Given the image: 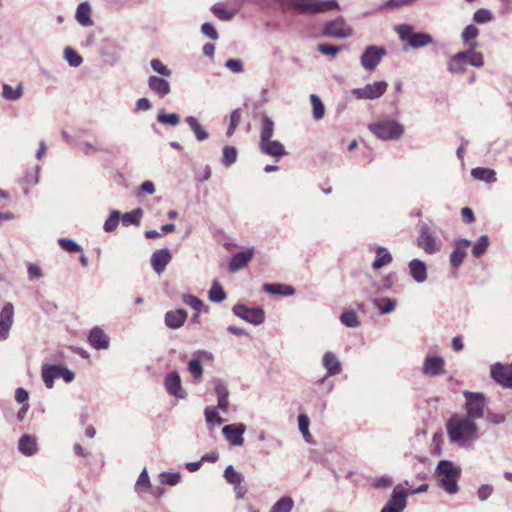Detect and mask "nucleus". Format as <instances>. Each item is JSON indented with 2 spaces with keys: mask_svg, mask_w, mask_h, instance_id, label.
<instances>
[{
  "mask_svg": "<svg viewBox=\"0 0 512 512\" xmlns=\"http://www.w3.org/2000/svg\"><path fill=\"white\" fill-rule=\"evenodd\" d=\"M157 121L161 124L177 126L180 122V117L176 113L165 114L163 111H161L157 116Z\"/></svg>",
  "mask_w": 512,
  "mask_h": 512,
  "instance_id": "obj_54",
  "label": "nucleus"
},
{
  "mask_svg": "<svg viewBox=\"0 0 512 512\" xmlns=\"http://www.w3.org/2000/svg\"><path fill=\"white\" fill-rule=\"evenodd\" d=\"M27 273H28L29 280H31V281L38 280L43 277L42 269L40 268L39 265L34 264V263L27 264Z\"/></svg>",
  "mask_w": 512,
  "mask_h": 512,
  "instance_id": "obj_61",
  "label": "nucleus"
},
{
  "mask_svg": "<svg viewBox=\"0 0 512 512\" xmlns=\"http://www.w3.org/2000/svg\"><path fill=\"white\" fill-rule=\"evenodd\" d=\"M479 35V29L470 24L468 26H466L464 28V30L462 31V34H461V38L463 41H469V40H473V39H476Z\"/></svg>",
  "mask_w": 512,
  "mask_h": 512,
  "instance_id": "obj_60",
  "label": "nucleus"
},
{
  "mask_svg": "<svg viewBox=\"0 0 512 512\" xmlns=\"http://www.w3.org/2000/svg\"><path fill=\"white\" fill-rule=\"evenodd\" d=\"M13 323L14 306L7 302L0 311V340H6L9 337Z\"/></svg>",
  "mask_w": 512,
  "mask_h": 512,
  "instance_id": "obj_16",
  "label": "nucleus"
},
{
  "mask_svg": "<svg viewBox=\"0 0 512 512\" xmlns=\"http://www.w3.org/2000/svg\"><path fill=\"white\" fill-rule=\"evenodd\" d=\"M201 31L204 35H206L211 40H217L219 35L211 23H204L201 26Z\"/></svg>",
  "mask_w": 512,
  "mask_h": 512,
  "instance_id": "obj_64",
  "label": "nucleus"
},
{
  "mask_svg": "<svg viewBox=\"0 0 512 512\" xmlns=\"http://www.w3.org/2000/svg\"><path fill=\"white\" fill-rule=\"evenodd\" d=\"M259 146L264 154L274 157L277 161L281 157L287 155V151L284 146L277 140L271 139L266 142H260Z\"/></svg>",
  "mask_w": 512,
  "mask_h": 512,
  "instance_id": "obj_23",
  "label": "nucleus"
},
{
  "mask_svg": "<svg viewBox=\"0 0 512 512\" xmlns=\"http://www.w3.org/2000/svg\"><path fill=\"white\" fill-rule=\"evenodd\" d=\"M375 260L372 262V268L379 270L380 268L389 265L393 261V257L387 248L379 246L375 250Z\"/></svg>",
  "mask_w": 512,
  "mask_h": 512,
  "instance_id": "obj_32",
  "label": "nucleus"
},
{
  "mask_svg": "<svg viewBox=\"0 0 512 512\" xmlns=\"http://www.w3.org/2000/svg\"><path fill=\"white\" fill-rule=\"evenodd\" d=\"M410 275L417 283H424L427 280V266L419 259H413L408 264Z\"/></svg>",
  "mask_w": 512,
  "mask_h": 512,
  "instance_id": "obj_25",
  "label": "nucleus"
},
{
  "mask_svg": "<svg viewBox=\"0 0 512 512\" xmlns=\"http://www.w3.org/2000/svg\"><path fill=\"white\" fill-rule=\"evenodd\" d=\"M369 130L381 140H397L404 133V126L393 119H382L371 123Z\"/></svg>",
  "mask_w": 512,
  "mask_h": 512,
  "instance_id": "obj_4",
  "label": "nucleus"
},
{
  "mask_svg": "<svg viewBox=\"0 0 512 512\" xmlns=\"http://www.w3.org/2000/svg\"><path fill=\"white\" fill-rule=\"evenodd\" d=\"M407 505V492L396 486L381 512H403Z\"/></svg>",
  "mask_w": 512,
  "mask_h": 512,
  "instance_id": "obj_14",
  "label": "nucleus"
},
{
  "mask_svg": "<svg viewBox=\"0 0 512 512\" xmlns=\"http://www.w3.org/2000/svg\"><path fill=\"white\" fill-rule=\"evenodd\" d=\"M322 365L327 370V374L320 380L321 382H324L329 376L337 375L341 372V363L331 351L323 355Z\"/></svg>",
  "mask_w": 512,
  "mask_h": 512,
  "instance_id": "obj_22",
  "label": "nucleus"
},
{
  "mask_svg": "<svg viewBox=\"0 0 512 512\" xmlns=\"http://www.w3.org/2000/svg\"><path fill=\"white\" fill-rule=\"evenodd\" d=\"M58 243L61 246V248L67 252L75 253L81 251L80 245L72 239L60 238L58 240Z\"/></svg>",
  "mask_w": 512,
  "mask_h": 512,
  "instance_id": "obj_57",
  "label": "nucleus"
},
{
  "mask_svg": "<svg viewBox=\"0 0 512 512\" xmlns=\"http://www.w3.org/2000/svg\"><path fill=\"white\" fill-rule=\"evenodd\" d=\"M237 159V150L232 146H225L223 148L222 163L224 166L229 167L235 163Z\"/></svg>",
  "mask_w": 512,
  "mask_h": 512,
  "instance_id": "obj_53",
  "label": "nucleus"
},
{
  "mask_svg": "<svg viewBox=\"0 0 512 512\" xmlns=\"http://www.w3.org/2000/svg\"><path fill=\"white\" fill-rule=\"evenodd\" d=\"M310 101L313 108V117L315 120H321L325 115V107L321 101V99L315 95H310Z\"/></svg>",
  "mask_w": 512,
  "mask_h": 512,
  "instance_id": "obj_48",
  "label": "nucleus"
},
{
  "mask_svg": "<svg viewBox=\"0 0 512 512\" xmlns=\"http://www.w3.org/2000/svg\"><path fill=\"white\" fill-rule=\"evenodd\" d=\"M467 62L465 55L461 52L451 56L447 62V70L454 75H461L466 71Z\"/></svg>",
  "mask_w": 512,
  "mask_h": 512,
  "instance_id": "obj_26",
  "label": "nucleus"
},
{
  "mask_svg": "<svg viewBox=\"0 0 512 512\" xmlns=\"http://www.w3.org/2000/svg\"><path fill=\"white\" fill-rule=\"evenodd\" d=\"M386 55L387 50L383 46L369 45L360 57V64L364 70L372 72Z\"/></svg>",
  "mask_w": 512,
  "mask_h": 512,
  "instance_id": "obj_9",
  "label": "nucleus"
},
{
  "mask_svg": "<svg viewBox=\"0 0 512 512\" xmlns=\"http://www.w3.org/2000/svg\"><path fill=\"white\" fill-rule=\"evenodd\" d=\"M120 216L119 210H113L103 225L104 230L106 232H113L119 224Z\"/></svg>",
  "mask_w": 512,
  "mask_h": 512,
  "instance_id": "obj_51",
  "label": "nucleus"
},
{
  "mask_svg": "<svg viewBox=\"0 0 512 512\" xmlns=\"http://www.w3.org/2000/svg\"><path fill=\"white\" fill-rule=\"evenodd\" d=\"M446 429L449 440L460 447L470 448L479 438L476 422L463 414H453L447 421Z\"/></svg>",
  "mask_w": 512,
  "mask_h": 512,
  "instance_id": "obj_1",
  "label": "nucleus"
},
{
  "mask_svg": "<svg viewBox=\"0 0 512 512\" xmlns=\"http://www.w3.org/2000/svg\"><path fill=\"white\" fill-rule=\"evenodd\" d=\"M373 304L381 314H389L395 310L397 301L396 299L384 297L374 299Z\"/></svg>",
  "mask_w": 512,
  "mask_h": 512,
  "instance_id": "obj_37",
  "label": "nucleus"
},
{
  "mask_svg": "<svg viewBox=\"0 0 512 512\" xmlns=\"http://www.w3.org/2000/svg\"><path fill=\"white\" fill-rule=\"evenodd\" d=\"M23 95V85L18 83L15 87L9 84H3L1 96L8 101H17Z\"/></svg>",
  "mask_w": 512,
  "mask_h": 512,
  "instance_id": "obj_35",
  "label": "nucleus"
},
{
  "mask_svg": "<svg viewBox=\"0 0 512 512\" xmlns=\"http://www.w3.org/2000/svg\"><path fill=\"white\" fill-rule=\"evenodd\" d=\"M143 215V210L141 208H136L130 212H127L125 214L122 215L121 217V220H122V224L124 226H129V225H139L140 224V219Z\"/></svg>",
  "mask_w": 512,
  "mask_h": 512,
  "instance_id": "obj_42",
  "label": "nucleus"
},
{
  "mask_svg": "<svg viewBox=\"0 0 512 512\" xmlns=\"http://www.w3.org/2000/svg\"><path fill=\"white\" fill-rule=\"evenodd\" d=\"M197 358H194L189 361L187 369L189 373L194 377V379L199 380L202 378L203 375V367L201 365L199 357L204 356L207 358H211L212 354L207 351L199 350L195 354Z\"/></svg>",
  "mask_w": 512,
  "mask_h": 512,
  "instance_id": "obj_31",
  "label": "nucleus"
},
{
  "mask_svg": "<svg viewBox=\"0 0 512 512\" xmlns=\"http://www.w3.org/2000/svg\"><path fill=\"white\" fill-rule=\"evenodd\" d=\"M164 385L170 395L178 399H184L186 397V393L182 388L181 378L178 372H169L165 377Z\"/></svg>",
  "mask_w": 512,
  "mask_h": 512,
  "instance_id": "obj_18",
  "label": "nucleus"
},
{
  "mask_svg": "<svg viewBox=\"0 0 512 512\" xmlns=\"http://www.w3.org/2000/svg\"><path fill=\"white\" fill-rule=\"evenodd\" d=\"M387 88L386 81H378L361 88H354L351 93L357 100H375L384 95Z\"/></svg>",
  "mask_w": 512,
  "mask_h": 512,
  "instance_id": "obj_10",
  "label": "nucleus"
},
{
  "mask_svg": "<svg viewBox=\"0 0 512 512\" xmlns=\"http://www.w3.org/2000/svg\"><path fill=\"white\" fill-rule=\"evenodd\" d=\"M317 49L319 52L327 56H336L340 51V47L328 43L319 44Z\"/></svg>",
  "mask_w": 512,
  "mask_h": 512,
  "instance_id": "obj_62",
  "label": "nucleus"
},
{
  "mask_svg": "<svg viewBox=\"0 0 512 512\" xmlns=\"http://www.w3.org/2000/svg\"><path fill=\"white\" fill-rule=\"evenodd\" d=\"M394 30L397 32L400 40L406 41L410 48L419 49L433 43V38L430 34L414 32L413 27L409 24L397 25Z\"/></svg>",
  "mask_w": 512,
  "mask_h": 512,
  "instance_id": "obj_5",
  "label": "nucleus"
},
{
  "mask_svg": "<svg viewBox=\"0 0 512 512\" xmlns=\"http://www.w3.org/2000/svg\"><path fill=\"white\" fill-rule=\"evenodd\" d=\"M160 478L163 484L174 486L180 482L181 474L179 472H162Z\"/></svg>",
  "mask_w": 512,
  "mask_h": 512,
  "instance_id": "obj_55",
  "label": "nucleus"
},
{
  "mask_svg": "<svg viewBox=\"0 0 512 512\" xmlns=\"http://www.w3.org/2000/svg\"><path fill=\"white\" fill-rule=\"evenodd\" d=\"M151 68L157 72L158 74L162 76L169 77L172 74L171 69H169L161 60L159 59H152L150 61Z\"/></svg>",
  "mask_w": 512,
  "mask_h": 512,
  "instance_id": "obj_56",
  "label": "nucleus"
},
{
  "mask_svg": "<svg viewBox=\"0 0 512 512\" xmlns=\"http://www.w3.org/2000/svg\"><path fill=\"white\" fill-rule=\"evenodd\" d=\"M88 342L96 350L108 349L110 345L109 337L100 327H94L90 330Z\"/></svg>",
  "mask_w": 512,
  "mask_h": 512,
  "instance_id": "obj_20",
  "label": "nucleus"
},
{
  "mask_svg": "<svg viewBox=\"0 0 512 512\" xmlns=\"http://www.w3.org/2000/svg\"><path fill=\"white\" fill-rule=\"evenodd\" d=\"M150 489H151L150 479H149L148 472H147L146 468H144L141 471V473L135 483V491L138 494H142L144 492H148Z\"/></svg>",
  "mask_w": 512,
  "mask_h": 512,
  "instance_id": "obj_43",
  "label": "nucleus"
},
{
  "mask_svg": "<svg viewBox=\"0 0 512 512\" xmlns=\"http://www.w3.org/2000/svg\"><path fill=\"white\" fill-rule=\"evenodd\" d=\"M322 33L326 37L344 39L352 36L353 29L345 22L342 17H338L334 20L328 21L324 25Z\"/></svg>",
  "mask_w": 512,
  "mask_h": 512,
  "instance_id": "obj_11",
  "label": "nucleus"
},
{
  "mask_svg": "<svg viewBox=\"0 0 512 512\" xmlns=\"http://www.w3.org/2000/svg\"><path fill=\"white\" fill-rule=\"evenodd\" d=\"M19 451L25 456H33L38 451L37 439L36 437L25 434L23 435L18 442Z\"/></svg>",
  "mask_w": 512,
  "mask_h": 512,
  "instance_id": "obj_28",
  "label": "nucleus"
},
{
  "mask_svg": "<svg viewBox=\"0 0 512 512\" xmlns=\"http://www.w3.org/2000/svg\"><path fill=\"white\" fill-rule=\"evenodd\" d=\"M310 420L306 414H300L298 416V427L306 442H312V436L309 432Z\"/></svg>",
  "mask_w": 512,
  "mask_h": 512,
  "instance_id": "obj_46",
  "label": "nucleus"
},
{
  "mask_svg": "<svg viewBox=\"0 0 512 512\" xmlns=\"http://www.w3.org/2000/svg\"><path fill=\"white\" fill-rule=\"evenodd\" d=\"M470 245L471 241L468 239L460 238L455 240V247L450 255V263L453 267L457 268L463 263Z\"/></svg>",
  "mask_w": 512,
  "mask_h": 512,
  "instance_id": "obj_19",
  "label": "nucleus"
},
{
  "mask_svg": "<svg viewBox=\"0 0 512 512\" xmlns=\"http://www.w3.org/2000/svg\"><path fill=\"white\" fill-rule=\"evenodd\" d=\"M183 302L192 307L194 310H196L197 312L200 311V308L202 306V301L200 299H198L197 297L193 296V295H185L183 297Z\"/></svg>",
  "mask_w": 512,
  "mask_h": 512,
  "instance_id": "obj_63",
  "label": "nucleus"
},
{
  "mask_svg": "<svg viewBox=\"0 0 512 512\" xmlns=\"http://www.w3.org/2000/svg\"><path fill=\"white\" fill-rule=\"evenodd\" d=\"M189 128L193 131L195 138L198 141H204L208 139L209 133L201 126L199 121L194 116H188L185 118Z\"/></svg>",
  "mask_w": 512,
  "mask_h": 512,
  "instance_id": "obj_36",
  "label": "nucleus"
},
{
  "mask_svg": "<svg viewBox=\"0 0 512 512\" xmlns=\"http://www.w3.org/2000/svg\"><path fill=\"white\" fill-rule=\"evenodd\" d=\"M463 395L466 400V414H463V416L473 419L474 422H476V420L478 419L483 418L487 410L485 396L482 393L470 391H464Z\"/></svg>",
  "mask_w": 512,
  "mask_h": 512,
  "instance_id": "obj_7",
  "label": "nucleus"
},
{
  "mask_svg": "<svg viewBox=\"0 0 512 512\" xmlns=\"http://www.w3.org/2000/svg\"><path fill=\"white\" fill-rule=\"evenodd\" d=\"M245 431L246 426L243 423L229 424L222 428L223 436L233 446L243 445Z\"/></svg>",
  "mask_w": 512,
  "mask_h": 512,
  "instance_id": "obj_17",
  "label": "nucleus"
},
{
  "mask_svg": "<svg viewBox=\"0 0 512 512\" xmlns=\"http://www.w3.org/2000/svg\"><path fill=\"white\" fill-rule=\"evenodd\" d=\"M218 410L211 406L205 408L204 415L207 423L214 425H221L223 423V419L218 415Z\"/></svg>",
  "mask_w": 512,
  "mask_h": 512,
  "instance_id": "obj_52",
  "label": "nucleus"
},
{
  "mask_svg": "<svg viewBox=\"0 0 512 512\" xmlns=\"http://www.w3.org/2000/svg\"><path fill=\"white\" fill-rule=\"evenodd\" d=\"M340 321L349 328H356L360 325L358 315L352 310L343 312L340 316Z\"/></svg>",
  "mask_w": 512,
  "mask_h": 512,
  "instance_id": "obj_47",
  "label": "nucleus"
},
{
  "mask_svg": "<svg viewBox=\"0 0 512 512\" xmlns=\"http://www.w3.org/2000/svg\"><path fill=\"white\" fill-rule=\"evenodd\" d=\"M76 21L83 27H90L94 24L91 18V6L88 2H81L75 13Z\"/></svg>",
  "mask_w": 512,
  "mask_h": 512,
  "instance_id": "obj_30",
  "label": "nucleus"
},
{
  "mask_svg": "<svg viewBox=\"0 0 512 512\" xmlns=\"http://www.w3.org/2000/svg\"><path fill=\"white\" fill-rule=\"evenodd\" d=\"M64 59L69 63L71 67H79L83 58L73 48L67 46L64 49Z\"/></svg>",
  "mask_w": 512,
  "mask_h": 512,
  "instance_id": "obj_49",
  "label": "nucleus"
},
{
  "mask_svg": "<svg viewBox=\"0 0 512 512\" xmlns=\"http://www.w3.org/2000/svg\"><path fill=\"white\" fill-rule=\"evenodd\" d=\"M171 258L172 256L167 248L156 250L151 256V266L153 270L160 275L166 269Z\"/></svg>",
  "mask_w": 512,
  "mask_h": 512,
  "instance_id": "obj_21",
  "label": "nucleus"
},
{
  "mask_svg": "<svg viewBox=\"0 0 512 512\" xmlns=\"http://www.w3.org/2000/svg\"><path fill=\"white\" fill-rule=\"evenodd\" d=\"M416 242L417 246L429 255L440 252L443 245L442 241L437 237L436 233L425 222H422L419 225V234L417 236Z\"/></svg>",
  "mask_w": 512,
  "mask_h": 512,
  "instance_id": "obj_6",
  "label": "nucleus"
},
{
  "mask_svg": "<svg viewBox=\"0 0 512 512\" xmlns=\"http://www.w3.org/2000/svg\"><path fill=\"white\" fill-rule=\"evenodd\" d=\"M208 297L211 302L215 303H220L226 299V293L217 280L212 282Z\"/></svg>",
  "mask_w": 512,
  "mask_h": 512,
  "instance_id": "obj_40",
  "label": "nucleus"
},
{
  "mask_svg": "<svg viewBox=\"0 0 512 512\" xmlns=\"http://www.w3.org/2000/svg\"><path fill=\"white\" fill-rule=\"evenodd\" d=\"M41 377L48 389L54 387V380L62 378L65 383H70L74 380L75 374L68 368L61 365L43 364L41 367Z\"/></svg>",
  "mask_w": 512,
  "mask_h": 512,
  "instance_id": "obj_8",
  "label": "nucleus"
},
{
  "mask_svg": "<svg viewBox=\"0 0 512 512\" xmlns=\"http://www.w3.org/2000/svg\"><path fill=\"white\" fill-rule=\"evenodd\" d=\"M263 290L269 294L281 296H291L295 293V289L292 286L280 283L264 284Z\"/></svg>",
  "mask_w": 512,
  "mask_h": 512,
  "instance_id": "obj_33",
  "label": "nucleus"
},
{
  "mask_svg": "<svg viewBox=\"0 0 512 512\" xmlns=\"http://www.w3.org/2000/svg\"><path fill=\"white\" fill-rule=\"evenodd\" d=\"M254 254L253 249H248L245 251H241L232 256L229 262V270L230 272H237L238 270L245 267L250 260L252 259Z\"/></svg>",
  "mask_w": 512,
  "mask_h": 512,
  "instance_id": "obj_24",
  "label": "nucleus"
},
{
  "mask_svg": "<svg viewBox=\"0 0 512 512\" xmlns=\"http://www.w3.org/2000/svg\"><path fill=\"white\" fill-rule=\"evenodd\" d=\"M148 87L161 98L168 95L171 91L169 82L158 76H150L148 78Z\"/></svg>",
  "mask_w": 512,
  "mask_h": 512,
  "instance_id": "obj_27",
  "label": "nucleus"
},
{
  "mask_svg": "<svg viewBox=\"0 0 512 512\" xmlns=\"http://www.w3.org/2000/svg\"><path fill=\"white\" fill-rule=\"evenodd\" d=\"M232 311L237 317L256 326L265 320V312L261 307L250 308L243 304H236Z\"/></svg>",
  "mask_w": 512,
  "mask_h": 512,
  "instance_id": "obj_12",
  "label": "nucleus"
},
{
  "mask_svg": "<svg viewBox=\"0 0 512 512\" xmlns=\"http://www.w3.org/2000/svg\"><path fill=\"white\" fill-rule=\"evenodd\" d=\"M283 10L301 15H314L339 9L337 0H274Z\"/></svg>",
  "mask_w": 512,
  "mask_h": 512,
  "instance_id": "obj_2",
  "label": "nucleus"
},
{
  "mask_svg": "<svg viewBox=\"0 0 512 512\" xmlns=\"http://www.w3.org/2000/svg\"><path fill=\"white\" fill-rule=\"evenodd\" d=\"M471 175L486 183H495L497 181L496 172L490 168L476 167L471 170Z\"/></svg>",
  "mask_w": 512,
  "mask_h": 512,
  "instance_id": "obj_34",
  "label": "nucleus"
},
{
  "mask_svg": "<svg viewBox=\"0 0 512 512\" xmlns=\"http://www.w3.org/2000/svg\"><path fill=\"white\" fill-rule=\"evenodd\" d=\"M293 507V499L289 496H284L275 502L270 512H291Z\"/></svg>",
  "mask_w": 512,
  "mask_h": 512,
  "instance_id": "obj_41",
  "label": "nucleus"
},
{
  "mask_svg": "<svg viewBox=\"0 0 512 512\" xmlns=\"http://www.w3.org/2000/svg\"><path fill=\"white\" fill-rule=\"evenodd\" d=\"M492 379L505 388H512V364L495 363L491 366Z\"/></svg>",
  "mask_w": 512,
  "mask_h": 512,
  "instance_id": "obj_13",
  "label": "nucleus"
},
{
  "mask_svg": "<svg viewBox=\"0 0 512 512\" xmlns=\"http://www.w3.org/2000/svg\"><path fill=\"white\" fill-rule=\"evenodd\" d=\"M492 19H493L492 13L489 10L483 9V8L478 9L473 15L474 22L479 23V24L488 23Z\"/></svg>",
  "mask_w": 512,
  "mask_h": 512,
  "instance_id": "obj_59",
  "label": "nucleus"
},
{
  "mask_svg": "<svg viewBox=\"0 0 512 512\" xmlns=\"http://www.w3.org/2000/svg\"><path fill=\"white\" fill-rule=\"evenodd\" d=\"M462 53L465 55L467 65L475 68H482L484 66V56L481 52L473 50H464Z\"/></svg>",
  "mask_w": 512,
  "mask_h": 512,
  "instance_id": "obj_39",
  "label": "nucleus"
},
{
  "mask_svg": "<svg viewBox=\"0 0 512 512\" xmlns=\"http://www.w3.org/2000/svg\"><path fill=\"white\" fill-rule=\"evenodd\" d=\"M489 246V238L487 235H481L478 240L474 243L472 248V254L474 257L479 258L484 254Z\"/></svg>",
  "mask_w": 512,
  "mask_h": 512,
  "instance_id": "obj_50",
  "label": "nucleus"
},
{
  "mask_svg": "<svg viewBox=\"0 0 512 512\" xmlns=\"http://www.w3.org/2000/svg\"><path fill=\"white\" fill-rule=\"evenodd\" d=\"M223 476L225 480L232 485L241 484V482L243 481V475L237 470H235L233 465H229L226 467Z\"/></svg>",
  "mask_w": 512,
  "mask_h": 512,
  "instance_id": "obj_45",
  "label": "nucleus"
},
{
  "mask_svg": "<svg viewBox=\"0 0 512 512\" xmlns=\"http://www.w3.org/2000/svg\"><path fill=\"white\" fill-rule=\"evenodd\" d=\"M187 319V312L185 309H177L175 311H168L165 314V324L171 329L180 328Z\"/></svg>",
  "mask_w": 512,
  "mask_h": 512,
  "instance_id": "obj_29",
  "label": "nucleus"
},
{
  "mask_svg": "<svg viewBox=\"0 0 512 512\" xmlns=\"http://www.w3.org/2000/svg\"><path fill=\"white\" fill-rule=\"evenodd\" d=\"M274 134V122L267 115H263L261 123L260 142L271 140Z\"/></svg>",
  "mask_w": 512,
  "mask_h": 512,
  "instance_id": "obj_38",
  "label": "nucleus"
},
{
  "mask_svg": "<svg viewBox=\"0 0 512 512\" xmlns=\"http://www.w3.org/2000/svg\"><path fill=\"white\" fill-rule=\"evenodd\" d=\"M460 473L461 469L451 461L441 460L437 465L435 476L441 488L449 494H455L458 492L457 480Z\"/></svg>",
  "mask_w": 512,
  "mask_h": 512,
  "instance_id": "obj_3",
  "label": "nucleus"
},
{
  "mask_svg": "<svg viewBox=\"0 0 512 512\" xmlns=\"http://www.w3.org/2000/svg\"><path fill=\"white\" fill-rule=\"evenodd\" d=\"M241 116H242V113H241L240 109H235L234 111H232V113L230 115L229 127L227 129L228 136H231L235 132L238 124L240 123Z\"/></svg>",
  "mask_w": 512,
  "mask_h": 512,
  "instance_id": "obj_58",
  "label": "nucleus"
},
{
  "mask_svg": "<svg viewBox=\"0 0 512 512\" xmlns=\"http://www.w3.org/2000/svg\"><path fill=\"white\" fill-rule=\"evenodd\" d=\"M213 14L222 21H231L235 16V11H230L225 8L222 3H216L212 7Z\"/></svg>",
  "mask_w": 512,
  "mask_h": 512,
  "instance_id": "obj_44",
  "label": "nucleus"
},
{
  "mask_svg": "<svg viewBox=\"0 0 512 512\" xmlns=\"http://www.w3.org/2000/svg\"><path fill=\"white\" fill-rule=\"evenodd\" d=\"M422 372L428 377L444 375L446 373L445 360L440 356L427 355L423 361Z\"/></svg>",
  "mask_w": 512,
  "mask_h": 512,
  "instance_id": "obj_15",
  "label": "nucleus"
}]
</instances>
